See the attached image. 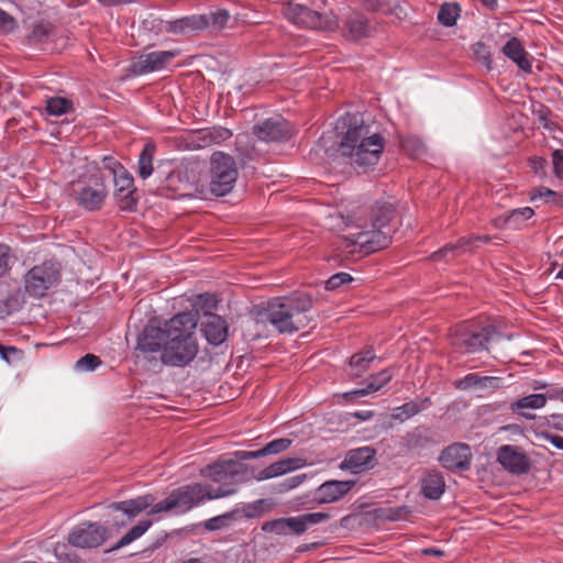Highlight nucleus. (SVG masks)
Instances as JSON below:
<instances>
[{
    "label": "nucleus",
    "mask_w": 563,
    "mask_h": 563,
    "mask_svg": "<svg viewBox=\"0 0 563 563\" xmlns=\"http://www.w3.org/2000/svg\"><path fill=\"white\" fill-rule=\"evenodd\" d=\"M343 128H346L341 142L340 153L350 158L355 167H367L375 165L383 153L385 140L377 133L372 132L369 125L356 115H346L341 119Z\"/></svg>",
    "instance_id": "f03ea898"
},
{
    "label": "nucleus",
    "mask_w": 563,
    "mask_h": 563,
    "mask_svg": "<svg viewBox=\"0 0 563 563\" xmlns=\"http://www.w3.org/2000/svg\"><path fill=\"white\" fill-rule=\"evenodd\" d=\"M14 19L5 11L0 9V30L11 31L13 27Z\"/></svg>",
    "instance_id": "680f3d73"
},
{
    "label": "nucleus",
    "mask_w": 563,
    "mask_h": 563,
    "mask_svg": "<svg viewBox=\"0 0 563 563\" xmlns=\"http://www.w3.org/2000/svg\"><path fill=\"white\" fill-rule=\"evenodd\" d=\"M496 336L499 333L492 324L464 322L452 329L450 340L455 351L466 354L487 350V343Z\"/></svg>",
    "instance_id": "1a4fd4ad"
},
{
    "label": "nucleus",
    "mask_w": 563,
    "mask_h": 563,
    "mask_svg": "<svg viewBox=\"0 0 563 563\" xmlns=\"http://www.w3.org/2000/svg\"><path fill=\"white\" fill-rule=\"evenodd\" d=\"M313 307L310 294L296 291L287 297L273 298L267 302L266 320L279 333H294L303 329L309 319L306 313Z\"/></svg>",
    "instance_id": "39448f33"
},
{
    "label": "nucleus",
    "mask_w": 563,
    "mask_h": 563,
    "mask_svg": "<svg viewBox=\"0 0 563 563\" xmlns=\"http://www.w3.org/2000/svg\"><path fill=\"white\" fill-rule=\"evenodd\" d=\"M544 395L547 396V399H555L563 401V387L552 386L547 390Z\"/></svg>",
    "instance_id": "69168bd1"
},
{
    "label": "nucleus",
    "mask_w": 563,
    "mask_h": 563,
    "mask_svg": "<svg viewBox=\"0 0 563 563\" xmlns=\"http://www.w3.org/2000/svg\"><path fill=\"white\" fill-rule=\"evenodd\" d=\"M229 325L227 321L213 313L206 314V320L201 322V332L209 344L218 346L228 338Z\"/></svg>",
    "instance_id": "4be33fe9"
},
{
    "label": "nucleus",
    "mask_w": 563,
    "mask_h": 563,
    "mask_svg": "<svg viewBox=\"0 0 563 563\" xmlns=\"http://www.w3.org/2000/svg\"><path fill=\"white\" fill-rule=\"evenodd\" d=\"M201 15L207 20V29L210 27L216 31L222 30L230 19V13L225 9H217L216 11Z\"/></svg>",
    "instance_id": "ea45409f"
},
{
    "label": "nucleus",
    "mask_w": 563,
    "mask_h": 563,
    "mask_svg": "<svg viewBox=\"0 0 563 563\" xmlns=\"http://www.w3.org/2000/svg\"><path fill=\"white\" fill-rule=\"evenodd\" d=\"M167 340V321L163 327H146L137 338V350L143 354L162 353Z\"/></svg>",
    "instance_id": "a211bd4d"
},
{
    "label": "nucleus",
    "mask_w": 563,
    "mask_h": 563,
    "mask_svg": "<svg viewBox=\"0 0 563 563\" xmlns=\"http://www.w3.org/2000/svg\"><path fill=\"white\" fill-rule=\"evenodd\" d=\"M235 456L240 461H246L263 457L264 453L262 449L256 451H238L235 452Z\"/></svg>",
    "instance_id": "052dcab7"
},
{
    "label": "nucleus",
    "mask_w": 563,
    "mask_h": 563,
    "mask_svg": "<svg viewBox=\"0 0 563 563\" xmlns=\"http://www.w3.org/2000/svg\"><path fill=\"white\" fill-rule=\"evenodd\" d=\"M305 465V460L300 457H286L282 459L267 467L263 468L258 472V474L255 476V479L266 481L274 477L283 476L287 473H290L292 471H296Z\"/></svg>",
    "instance_id": "5701e85b"
},
{
    "label": "nucleus",
    "mask_w": 563,
    "mask_h": 563,
    "mask_svg": "<svg viewBox=\"0 0 563 563\" xmlns=\"http://www.w3.org/2000/svg\"><path fill=\"white\" fill-rule=\"evenodd\" d=\"M151 29L155 30L157 34L188 35L207 29V20L199 14L183 16L173 21L154 19L151 21Z\"/></svg>",
    "instance_id": "9b49d317"
},
{
    "label": "nucleus",
    "mask_w": 563,
    "mask_h": 563,
    "mask_svg": "<svg viewBox=\"0 0 563 563\" xmlns=\"http://www.w3.org/2000/svg\"><path fill=\"white\" fill-rule=\"evenodd\" d=\"M445 481L439 471H428L421 479V494L430 500H438L444 494Z\"/></svg>",
    "instance_id": "bb28decb"
},
{
    "label": "nucleus",
    "mask_w": 563,
    "mask_h": 563,
    "mask_svg": "<svg viewBox=\"0 0 563 563\" xmlns=\"http://www.w3.org/2000/svg\"><path fill=\"white\" fill-rule=\"evenodd\" d=\"M464 240H468V251L472 253L476 247L477 243H488L492 241V238L489 235H470V236H463Z\"/></svg>",
    "instance_id": "bf43d9fd"
},
{
    "label": "nucleus",
    "mask_w": 563,
    "mask_h": 563,
    "mask_svg": "<svg viewBox=\"0 0 563 563\" xmlns=\"http://www.w3.org/2000/svg\"><path fill=\"white\" fill-rule=\"evenodd\" d=\"M441 465L450 471H468L472 464V452L465 443L446 446L440 454Z\"/></svg>",
    "instance_id": "dca6fc26"
},
{
    "label": "nucleus",
    "mask_w": 563,
    "mask_h": 563,
    "mask_svg": "<svg viewBox=\"0 0 563 563\" xmlns=\"http://www.w3.org/2000/svg\"><path fill=\"white\" fill-rule=\"evenodd\" d=\"M558 194L549 188L541 187L533 189L530 192V200L536 201L537 199H544L545 201L554 200Z\"/></svg>",
    "instance_id": "5fc2aeb1"
},
{
    "label": "nucleus",
    "mask_w": 563,
    "mask_h": 563,
    "mask_svg": "<svg viewBox=\"0 0 563 563\" xmlns=\"http://www.w3.org/2000/svg\"><path fill=\"white\" fill-rule=\"evenodd\" d=\"M544 439L559 450H563V437L552 433H544Z\"/></svg>",
    "instance_id": "774afa93"
},
{
    "label": "nucleus",
    "mask_w": 563,
    "mask_h": 563,
    "mask_svg": "<svg viewBox=\"0 0 563 563\" xmlns=\"http://www.w3.org/2000/svg\"><path fill=\"white\" fill-rule=\"evenodd\" d=\"M391 378L393 373L389 368L382 369L380 372L369 376L366 387L344 393L343 398L346 401H354L356 398L376 393L386 386L391 380Z\"/></svg>",
    "instance_id": "b1692460"
},
{
    "label": "nucleus",
    "mask_w": 563,
    "mask_h": 563,
    "mask_svg": "<svg viewBox=\"0 0 563 563\" xmlns=\"http://www.w3.org/2000/svg\"><path fill=\"white\" fill-rule=\"evenodd\" d=\"M369 25L365 15L358 12L351 13L342 26L343 37L351 41H358L368 36Z\"/></svg>",
    "instance_id": "393cba45"
},
{
    "label": "nucleus",
    "mask_w": 563,
    "mask_h": 563,
    "mask_svg": "<svg viewBox=\"0 0 563 563\" xmlns=\"http://www.w3.org/2000/svg\"><path fill=\"white\" fill-rule=\"evenodd\" d=\"M152 526L151 520H141L136 526H134L129 532H126L115 545L112 547L111 550L121 549L134 540L141 538L147 529Z\"/></svg>",
    "instance_id": "c9c22d12"
},
{
    "label": "nucleus",
    "mask_w": 563,
    "mask_h": 563,
    "mask_svg": "<svg viewBox=\"0 0 563 563\" xmlns=\"http://www.w3.org/2000/svg\"><path fill=\"white\" fill-rule=\"evenodd\" d=\"M376 457V450L372 446H361L351 449L345 453L340 464L342 470H349L352 473H358L365 468L373 467Z\"/></svg>",
    "instance_id": "6ab92c4d"
},
{
    "label": "nucleus",
    "mask_w": 563,
    "mask_h": 563,
    "mask_svg": "<svg viewBox=\"0 0 563 563\" xmlns=\"http://www.w3.org/2000/svg\"><path fill=\"white\" fill-rule=\"evenodd\" d=\"M238 511L230 510L225 514L212 517L205 521L203 526L209 531L221 530L229 528L234 521H236Z\"/></svg>",
    "instance_id": "e433bc0d"
},
{
    "label": "nucleus",
    "mask_w": 563,
    "mask_h": 563,
    "mask_svg": "<svg viewBox=\"0 0 563 563\" xmlns=\"http://www.w3.org/2000/svg\"><path fill=\"white\" fill-rule=\"evenodd\" d=\"M113 197L119 208L123 211H134L139 197L132 174L125 168L117 176H113Z\"/></svg>",
    "instance_id": "4468645a"
},
{
    "label": "nucleus",
    "mask_w": 563,
    "mask_h": 563,
    "mask_svg": "<svg viewBox=\"0 0 563 563\" xmlns=\"http://www.w3.org/2000/svg\"><path fill=\"white\" fill-rule=\"evenodd\" d=\"M303 523L306 526V530L313 525L321 523L330 518L329 512H309L300 515Z\"/></svg>",
    "instance_id": "3c124183"
},
{
    "label": "nucleus",
    "mask_w": 563,
    "mask_h": 563,
    "mask_svg": "<svg viewBox=\"0 0 563 563\" xmlns=\"http://www.w3.org/2000/svg\"><path fill=\"white\" fill-rule=\"evenodd\" d=\"M60 279V265L46 261L31 268L25 275V290L32 297H43Z\"/></svg>",
    "instance_id": "9d476101"
},
{
    "label": "nucleus",
    "mask_w": 563,
    "mask_h": 563,
    "mask_svg": "<svg viewBox=\"0 0 563 563\" xmlns=\"http://www.w3.org/2000/svg\"><path fill=\"white\" fill-rule=\"evenodd\" d=\"M291 445V440L287 438H279L268 442L262 448L264 456L279 454L286 451Z\"/></svg>",
    "instance_id": "c03bdc74"
},
{
    "label": "nucleus",
    "mask_w": 563,
    "mask_h": 563,
    "mask_svg": "<svg viewBox=\"0 0 563 563\" xmlns=\"http://www.w3.org/2000/svg\"><path fill=\"white\" fill-rule=\"evenodd\" d=\"M501 51L505 56L511 59L521 70L525 73L532 71V64L529 59V54L518 37H510L503 46Z\"/></svg>",
    "instance_id": "a878e982"
},
{
    "label": "nucleus",
    "mask_w": 563,
    "mask_h": 563,
    "mask_svg": "<svg viewBox=\"0 0 563 563\" xmlns=\"http://www.w3.org/2000/svg\"><path fill=\"white\" fill-rule=\"evenodd\" d=\"M102 167L110 172V174L113 176H117L119 173L125 169V167L114 157L112 156H103L102 159Z\"/></svg>",
    "instance_id": "603ef678"
},
{
    "label": "nucleus",
    "mask_w": 563,
    "mask_h": 563,
    "mask_svg": "<svg viewBox=\"0 0 563 563\" xmlns=\"http://www.w3.org/2000/svg\"><path fill=\"white\" fill-rule=\"evenodd\" d=\"M395 207L390 202L377 201L369 211L368 221L356 224L360 231L350 233L345 239L350 245H358L365 253H374L391 243V220Z\"/></svg>",
    "instance_id": "20e7f679"
},
{
    "label": "nucleus",
    "mask_w": 563,
    "mask_h": 563,
    "mask_svg": "<svg viewBox=\"0 0 563 563\" xmlns=\"http://www.w3.org/2000/svg\"><path fill=\"white\" fill-rule=\"evenodd\" d=\"M497 461L506 471L515 475L526 474L530 470V459L521 448L516 445L499 446Z\"/></svg>",
    "instance_id": "2eb2a0df"
},
{
    "label": "nucleus",
    "mask_w": 563,
    "mask_h": 563,
    "mask_svg": "<svg viewBox=\"0 0 563 563\" xmlns=\"http://www.w3.org/2000/svg\"><path fill=\"white\" fill-rule=\"evenodd\" d=\"M198 323L197 312L186 311L167 321V342L161 354V361L168 366L185 367L198 354L195 329Z\"/></svg>",
    "instance_id": "7ed1b4c3"
},
{
    "label": "nucleus",
    "mask_w": 563,
    "mask_h": 563,
    "mask_svg": "<svg viewBox=\"0 0 563 563\" xmlns=\"http://www.w3.org/2000/svg\"><path fill=\"white\" fill-rule=\"evenodd\" d=\"M12 258L10 246L0 244V278L9 274Z\"/></svg>",
    "instance_id": "de8ad7c7"
},
{
    "label": "nucleus",
    "mask_w": 563,
    "mask_h": 563,
    "mask_svg": "<svg viewBox=\"0 0 563 563\" xmlns=\"http://www.w3.org/2000/svg\"><path fill=\"white\" fill-rule=\"evenodd\" d=\"M158 503H155V497L152 494H146L133 499L111 503L108 508L121 511L126 515L129 519H133L148 508V515L153 516L154 514H152V509Z\"/></svg>",
    "instance_id": "aec40b11"
},
{
    "label": "nucleus",
    "mask_w": 563,
    "mask_h": 563,
    "mask_svg": "<svg viewBox=\"0 0 563 563\" xmlns=\"http://www.w3.org/2000/svg\"><path fill=\"white\" fill-rule=\"evenodd\" d=\"M472 51L477 62L482 63L487 69H492V55L486 44L477 42L472 46Z\"/></svg>",
    "instance_id": "37998d69"
},
{
    "label": "nucleus",
    "mask_w": 563,
    "mask_h": 563,
    "mask_svg": "<svg viewBox=\"0 0 563 563\" xmlns=\"http://www.w3.org/2000/svg\"><path fill=\"white\" fill-rule=\"evenodd\" d=\"M529 166L536 175L544 176L547 159L543 157L534 156L529 159Z\"/></svg>",
    "instance_id": "13d9d810"
},
{
    "label": "nucleus",
    "mask_w": 563,
    "mask_h": 563,
    "mask_svg": "<svg viewBox=\"0 0 563 563\" xmlns=\"http://www.w3.org/2000/svg\"><path fill=\"white\" fill-rule=\"evenodd\" d=\"M0 357L8 364H13L22 360L23 351L15 346L0 344Z\"/></svg>",
    "instance_id": "a18cd8bd"
},
{
    "label": "nucleus",
    "mask_w": 563,
    "mask_h": 563,
    "mask_svg": "<svg viewBox=\"0 0 563 563\" xmlns=\"http://www.w3.org/2000/svg\"><path fill=\"white\" fill-rule=\"evenodd\" d=\"M73 108L70 100L62 97L49 98L46 101V111L51 115H62L69 112Z\"/></svg>",
    "instance_id": "a19ab883"
},
{
    "label": "nucleus",
    "mask_w": 563,
    "mask_h": 563,
    "mask_svg": "<svg viewBox=\"0 0 563 563\" xmlns=\"http://www.w3.org/2000/svg\"><path fill=\"white\" fill-rule=\"evenodd\" d=\"M553 173L555 177L563 179V151L555 150L552 153Z\"/></svg>",
    "instance_id": "6e6d98bb"
},
{
    "label": "nucleus",
    "mask_w": 563,
    "mask_h": 563,
    "mask_svg": "<svg viewBox=\"0 0 563 563\" xmlns=\"http://www.w3.org/2000/svg\"><path fill=\"white\" fill-rule=\"evenodd\" d=\"M54 36V27L49 23L35 24L27 36L30 44L44 45Z\"/></svg>",
    "instance_id": "f704fd0d"
},
{
    "label": "nucleus",
    "mask_w": 563,
    "mask_h": 563,
    "mask_svg": "<svg viewBox=\"0 0 563 563\" xmlns=\"http://www.w3.org/2000/svg\"><path fill=\"white\" fill-rule=\"evenodd\" d=\"M99 365H101L99 356L86 354L76 362L75 367L78 371H95Z\"/></svg>",
    "instance_id": "09e8293b"
},
{
    "label": "nucleus",
    "mask_w": 563,
    "mask_h": 563,
    "mask_svg": "<svg viewBox=\"0 0 563 563\" xmlns=\"http://www.w3.org/2000/svg\"><path fill=\"white\" fill-rule=\"evenodd\" d=\"M534 214V211L530 207L518 208L509 211L505 217V223L511 228H519L522 222L529 220Z\"/></svg>",
    "instance_id": "58836bf2"
},
{
    "label": "nucleus",
    "mask_w": 563,
    "mask_h": 563,
    "mask_svg": "<svg viewBox=\"0 0 563 563\" xmlns=\"http://www.w3.org/2000/svg\"><path fill=\"white\" fill-rule=\"evenodd\" d=\"M388 519L390 520H399L405 518L408 514H410V510L407 507H396L391 508L389 510Z\"/></svg>",
    "instance_id": "e2e57ef3"
},
{
    "label": "nucleus",
    "mask_w": 563,
    "mask_h": 563,
    "mask_svg": "<svg viewBox=\"0 0 563 563\" xmlns=\"http://www.w3.org/2000/svg\"><path fill=\"white\" fill-rule=\"evenodd\" d=\"M498 378L489 376H481L478 374H467L463 378L456 380L455 386L459 389H468L472 387L478 388H495Z\"/></svg>",
    "instance_id": "473e14b6"
},
{
    "label": "nucleus",
    "mask_w": 563,
    "mask_h": 563,
    "mask_svg": "<svg viewBox=\"0 0 563 563\" xmlns=\"http://www.w3.org/2000/svg\"><path fill=\"white\" fill-rule=\"evenodd\" d=\"M265 505H266L265 499H257L250 504L238 505L233 509V511H238L236 521L242 518L255 519V518L262 517L266 511Z\"/></svg>",
    "instance_id": "72a5a7b5"
},
{
    "label": "nucleus",
    "mask_w": 563,
    "mask_h": 563,
    "mask_svg": "<svg viewBox=\"0 0 563 563\" xmlns=\"http://www.w3.org/2000/svg\"><path fill=\"white\" fill-rule=\"evenodd\" d=\"M246 467L234 460H217L200 470V475L217 484L191 483L172 490L168 496L158 501L152 514L170 512L184 515L200 506L206 500L220 499L238 493L239 485L246 481Z\"/></svg>",
    "instance_id": "f257e3e1"
},
{
    "label": "nucleus",
    "mask_w": 563,
    "mask_h": 563,
    "mask_svg": "<svg viewBox=\"0 0 563 563\" xmlns=\"http://www.w3.org/2000/svg\"><path fill=\"white\" fill-rule=\"evenodd\" d=\"M460 5L457 3H444L438 12V21L444 26H453L460 16Z\"/></svg>",
    "instance_id": "4c0bfd02"
},
{
    "label": "nucleus",
    "mask_w": 563,
    "mask_h": 563,
    "mask_svg": "<svg viewBox=\"0 0 563 563\" xmlns=\"http://www.w3.org/2000/svg\"><path fill=\"white\" fill-rule=\"evenodd\" d=\"M466 253H471L468 251V240H464V238H460L455 243H448L439 251L434 252L431 255L433 261H451L459 256H462Z\"/></svg>",
    "instance_id": "c756f323"
},
{
    "label": "nucleus",
    "mask_w": 563,
    "mask_h": 563,
    "mask_svg": "<svg viewBox=\"0 0 563 563\" xmlns=\"http://www.w3.org/2000/svg\"><path fill=\"white\" fill-rule=\"evenodd\" d=\"M375 360L376 355L372 346H367L363 351L354 353L349 360L351 368L350 375L354 378L361 377Z\"/></svg>",
    "instance_id": "cd10ccee"
},
{
    "label": "nucleus",
    "mask_w": 563,
    "mask_h": 563,
    "mask_svg": "<svg viewBox=\"0 0 563 563\" xmlns=\"http://www.w3.org/2000/svg\"><path fill=\"white\" fill-rule=\"evenodd\" d=\"M67 550V547L65 544L63 545H57L55 548V554L56 556L59 559V560H63V558L65 556L69 563H75L76 561V555H70L69 553L66 552Z\"/></svg>",
    "instance_id": "338daca9"
},
{
    "label": "nucleus",
    "mask_w": 563,
    "mask_h": 563,
    "mask_svg": "<svg viewBox=\"0 0 563 563\" xmlns=\"http://www.w3.org/2000/svg\"><path fill=\"white\" fill-rule=\"evenodd\" d=\"M353 280V277L344 272L336 273L332 275L327 282H325V289L327 290H335L342 285L349 284Z\"/></svg>",
    "instance_id": "8fccbe9b"
},
{
    "label": "nucleus",
    "mask_w": 563,
    "mask_h": 563,
    "mask_svg": "<svg viewBox=\"0 0 563 563\" xmlns=\"http://www.w3.org/2000/svg\"><path fill=\"white\" fill-rule=\"evenodd\" d=\"M69 195L79 208L92 212L104 206L109 189L104 176L97 170L71 181Z\"/></svg>",
    "instance_id": "6e6552de"
},
{
    "label": "nucleus",
    "mask_w": 563,
    "mask_h": 563,
    "mask_svg": "<svg viewBox=\"0 0 563 563\" xmlns=\"http://www.w3.org/2000/svg\"><path fill=\"white\" fill-rule=\"evenodd\" d=\"M253 133L264 142H279L290 137L289 124L282 118H269L253 126Z\"/></svg>",
    "instance_id": "f3484780"
},
{
    "label": "nucleus",
    "mask_w": 563,
    "mask_h": 563,
    "mask_svg": "<svg viewBox=\"0 0 563 563\" xmlns=\"http://www.w3.org/2000/svg\"><path fill=\"white\" fill-rule=\"evenodd\" d=\"M156 152L154 143H146L139 155L137 174L142 179H147L153 173V161Z\"/></svg>",
    "instance_id": "2f4dec72"
},
{
    "label": "nucleus",
    "mask_w": 563,
    "mask_h": 563,
    "mask_svg": "<svg viewBox=\"0 0 563 563\" xmlns=\"http://www.w3.org/2000/svg\"><path fill=\"white\" fill-rule=\"evenodd\" d=\"M264 532H272L279 536L288 534V527L286 525V518H278L271 521H266L262 526Z\"/></svg>",
    "instance_id": "49530a36"
},
{
    "label": "nucleus",
    "mask_w": 563,
    "mask_h": 563,
    "mask_svg": "<svg viewBox=\"0 0 563 563\" xmlns=\"http://www.w3.org/2000/svg\"><path fill=\"white\" fill-rule=\"evenodd\" d=\"M307 478V475L306 474H299V475H295V476H291L289 478H286V484H287V487L289 490L298 487L299 485H301Z\"/></svg>",
    "instance_id": "0e129e2a"
},
{
    "label": "nucleus",
    "mask_w": 563,
    "mask_h": 563,
    "mask_svg": "<svg viewBox=\"0 0 563 563\" xmlns=\"http://www.w3.org/2000/svg\"><path fill=\"white\" fill-rule=\"evenodd\" d=\"M325 1L317 0L312 7L289 2L284 8V15L291 23L311 30L335 31L339 29V19L332 11L324 10Z\"/></svg>",
    "instance_id": "423d86ee"
},
{
    "label": "nucleus",
    "mask_w": 563,
    "mask_h": 563,
    "mask_svg": "<svg viewBox=\"0 0 563 563\" xmlns=\"http://www.w3.org/2000/svg\"><path fill=\"white\" fill-rule=\"evenodd\" d=\"M547 404V396L543 394H532L522 397L510 405V409L514 413H518L526 419H533L534 416L528 412H523V409H540Z\"/></svg>",
    "instance_id": "c85d7f7f"
},
{
    "label": "nucleus",
    "mask_w": 563,
    "mask_h": 563,
    "mask_svg": "<svg viewBox=\"0 0 563 563\" xmlns=\"http://www.w3.org/2000/svg\"><path fill=\"white\" fill-rule=\"evenodd\" d=\"M286 525L288 532H292L294 534L299 536L307 531L301 516L286 518Z\"/></svg>",
    "instance_id": "864d4df0"
},
{
    "label": "nucleus",
    "mask_w": 563,
    "mask_h": 563,
    "mask_svg": "<svg viewBox=\"0 0 563 563\" xmlns=\"http://www.w3.org/2000/svg\"><path fill=\"white\" fill-rule=\"evenodd\" d=\"M430 441L431 439L428 429L419 426L402 437L401 445L407 451H413L427 446Z\"/></svg>",
    "instance_id": "7c9ffc66"
},
{
    "label": "nucleus",
    "mask_w": 563,
    "mask_h": 563,
    "mask_svg": "<svg viewBox=\"0 0 563 563\" xmlns=\"http://www.w3.org/2000/svg\"><path fill=\"white\" fill-rule=\"evenodd\" d=\"M421 411V407L419 404L415 401L406 402L397 408L394 409V412L391 415V418L394 420L405 421L415 415L419 413Z\"/></svg>",
    "instance_id": "79ce46f5"
},
{
    "label": "nucleus",
    "mask_w": 563,
    "mask_h": 563,
    "mask_svg": "<svg viewBox=\"0 0 563 563\" xmlns=\"http://www.w3.org/2000/svg\"><path fill=\"white\" fill-rule=\"evenodd\" d=\"M208 136L210 137L211 142L218 143L230 139L232 136V132L225 128H218L209 131Z\"/></svg>",
    "instance_id": "4d7b16f0"
},
{
    "label": "nucleus",
    "mask_w": 563,
    "mask_h": 563,
    "mask_svg": "<svg viewBox=\"0 0 563 563\" xmlns=\"http://www.w3.org/2000/svg\"><path fill=\"white\" fill-rule=\"evenodd\" d=\"M178 51H154L140 55L132 60L128 67L130 76H141L144 74L164 69L177 55Z\"/></svg>",
    "instance_id": "f8f14e48"
},
{
    "label": "nucleus",
    "mask_w": 563,
    "mask_h": 563,
    "mask_svg": "<svg viewBox=\"0 0 563 563\" xmlns=\"http://www.w3.org/2000/svg\"><path fill=\"white\" fill-rule=\"evenodd\" d=\"M108 536V529L95 522H84L75 527L68 534V543L76 548L87 549L101 545Z\"/></svg>",
    "instance_id": "ddd939ff"
},
{
    "label": "nucleus",
    "mask_w": 563,
    "mask_h": 563,
    "mask_svg": "<svg viewBox=\"0 0 563 563\" xmlns=\"http://www.w3.org/2000/svg\"><path fill=\"white\" fill-rule=\"evenodd\" d=\"M239 176L236 162L233 156L214 152L210 158L209 185L207 189H197V192L207 198V191L214 197L230 194Z\"/></svg>",
    "instance_id": "0eeeda50"
},
{
    "label": "nucleus",
    "mask_w": 563,
    "mask_h": 563,
    "mask_svg": "<svg viewBox=\"0 0 563 563\" xmlns=\"http://www.w3.org/2000/svg\"><path fill=\"white\" fill-rule=\"evenodd\" d=\"M355 485L354 481H328L321 484L314 495L318 504H330L344 497Z\"/></svg>",
    "instance_id": "412c9836"
}]
</instances>
